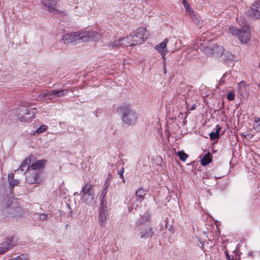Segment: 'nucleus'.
Returning <instances> with one entry per match:
<instances>
[{"instance_id":"obj_1","label":"nucleus","mask_w":260,"mask_h":260,"mask_svg":"<svg viewBox=\"0 0 260 260\" xmlns=\"http://www.w3.org/2000/svg\"><path fill=\"white\" fill-rule=\"evenodd\" d=\"M81 200L82 202L88 205H93L95 203L94 191L93 186L90 182L86 183L80 191Z\"/></svg>"},{"instance_id":"obj_2","label":"nucleus","mask_w":260,"mask_h":260,"mask_svg":"<svg viewBox=\"0 0 260 260\" xmlns=\"http://www.w3.org/2000/svg\"><path fill=\"white\" fill-rule=\"evenodd\" d=\"M228 30L232 36L237 37L242 44H247L250 40L251 34L249 27L246 25L242 28L231 26Z\"/></svg>"},{"instance_id":"obj_3","label":"nucleus","mask_w":260,"mask_h":260,"mask_svg":"<svg viewBox=\"0 0 260 260\" xmlns=\"http://www.w3.org/2000/svg\"><path fill=\"white\" fill-rule=\"evenodd\" d=\"M136 229L139 232L141 238H150L153 234L152 229L148 221L144 222L143 219H141L137 222Z\"/></svg>"},{"instance_id":"obj_4","label":"nucleus","mask_w":260,"mask_h":260,"mask_svg":"<svg viewBox=\"0 0 260 260\" xmlns=\"http://www.w3.org/2000/svg\"><path fill=\"white\" fill-rule=\"evenodd\" d=\"M35 109L23 106H20L17 109L18 119L21 122L29 123L34 118Z\"/></svg>"},{"instance_id":"obj_5","label":"nucleus","mask_w":260,"mask_h":260,"mask_svg":"<svg viewBox=\"0 0 260 260\" xmlns=\"http://www.w3.org/2000/svg\"><path fill=\"white\" fill-rule=\"evenodd\" d=\"M122 109V121L127 125L135 124L138 120V115L136 112L127 106H123Z\"/></svg>"},{"instance_id":"obj_6","label":"nucleus","mask_w":260,"mask_h":260,"mask_svg":"<svg viewBox=\"0 0 260 260\" xmlns=\"http://www.w3.org/2000/svg\"><path fill=\"white\" fill-rule=\"evenodd\" d=\"M133 42L136 45H140L147 40L149 37L148 32L145 27H141L133 32Z\"/></svg>"},{"instance_id":"obj_7","label":"nucleus","mask_w":260,"mask_h":260,"mask_svg":"<svg viewBox=\"0 0 260 260\" xmlns=\"http://www.w3.org/2000/svg\"><path fill=\"white\" fill-rule=\"evenodd\" d=\"M81 42H87L90 40L98 41L101 39L102 35L99 30L96 29L91 31H81Z\"/></svg>"},{"instance_id":"obj_8","label":"nucleus","mask_w":260,"mask_h":260,"mask_svg":"<svg viewBox=\"0 0 260 260\" xmlns=\"http://www.w3.org/2000/svg\"><path fill=\"white\" fill-rule=\"evenodd\" d=\"M146 193L142 188L138 189L135 193V197L132 198L130 200L129 208L136 209L140 203L144 200Z\"/></svg>"},{"instance_id":"obj_9","label":"nucleus","mask_w":260,"mask_h":260,"mask_svg":"<svg viewBox=\"0 0 260 260\" xmlns=\"http://www.w3.org/2000/svg\"><path fill=\"white\" fill-rule=\"evenodd\" d=\"M200 50L204 52L208 56H218V53L221 52L223 50V47L212 44L208 46L202 45L200 46Z\"/></svg>"},{"instance_id":"obj_10","label":"nucleus","mask_w":260,"mask_h":260,"mask_svg":"<svg viewBox=\"0 0 260 260\" xmlns=\"http://www.w3.org/2000/svg\"><path fill=\"white\" fill-rule=\"evenodd\" d=\"M61 41L64 44H76L81 41V31L68 33L62 35Z\"/></svg>"},{"instance_id":"obj_11","label":"nucleus","mask_w":260,"mask_h":260,"mask_svg":"<svg viewBox=\"0 0 260 260\" xmlns=\"http://www.w3.org/2000/svg\"><path fill=\"white\" fill-rule=\"evenodd\" d=\"M58 1V0H41L42 8L49 13H57L58 11L56 5Z\"/></svg>"},{"instance_id":"obj_12","label":"nucleus","mask_w":260,"mask_h":260,"mask_svg":"<svg viewBox=\"0 0 260 260\" xmlns=\"http://www.w3.org/2000/svg\"><path fill=\"white\" fill-rule=\"evenodd\" d=\"M109 217L107 205H100L98 214V221L99 224L105 226Z\"/></svg>"},{"instance_id":"obj_13","label":"nucleus","mask_w":260,"mask_h":260,"mask_svg":"<svg viewBox=\"0 0 260 260\" xmlns=\"http://www.w3.org/2000/svg\"><path fill=\"white\" fill-rule=\"evenodd\" d=\"M247 15L251 18L260 19V0L255 1L250 6Z\"/></svg>"},{"instance_id":"obj_14","label":"nucleus","mask_w":260,"mask_h":260,"mask_svg":"<svg viewBox=\"0 0 260 260\" xmlns=\"http://www.w3.org/2000/svg\"><path fill=\"white\" fill-rule=\"evenodd\" d=\"M182 3L185 10L189 13L191 19L194 21V22L198 24L199 26H201L202 25V22L199 21L196 15L194 14V12L190 8L189 4L186 0H182Z\"/></svg>"},{"instance_id":"obj_15","label":"nucleus","mask_w":260,"mask_h":260,"mask_svg":"<svg viewBox=\"0 0 260 260\" xmlns=\"http://www.w3.org/2000/svg\"><path fill=\"white\" fill-rule=\"evenodd\" d=\"M168 42V39L166 38L155 47V50L161 54L162 58L164 60L165 59V56L167 52V46Z\"/></svg>"},{"instance_id":"obj_16","label":"nucleus","mask_w":260,"mask_h":260,"mask_svg":"<svg viewBox=\"0 0 260 260\" xmlns=\"http://www.w3.org/2000/svg\"><path fill=\"white\" fill-rule=\"evenodd\" d=\"M238 91L243 98L247 97L249 92V88L248 85L245 81H242L238 83Z\"/></svg>"},{"instance_id":"obj_17","label":"nucleus","mask_w":260,"mask_h":260,"mask_svg":"<svg viewBox=\"0 0 260 260\" xmlns=\"http://www.w3.org/2000/svg\"><path fill=\"white\" fill-rule=\"evenodd\" d=\"M26 181L30 184L34 183H39L40 179L38 177L37 174L35 171L29 170L26 177Z\"/></svg>"},{"instance_id":"obj_18","label":"nucleus","mask_w":260,"mask_h":260,"mask_svg":"<svg viewBox=\"0 0 260 260\" xmlns=\"http://www.w3.org/2000/svg\"><path fill=\"white\" fill-rule=\"evenodd\" d=\"M217 57H222L225 62L232 61L234 58V55L229 51L224 50L223 48L221 52L218 53V56H217Z\"/></svg>"},{"instance_id":"obj_19","label":"nucleus","mask_w":260,"mask_h":260,"mask_svg":"<svg viewBox=\"0 0 260 260\" xmlns=\"http://www.w3.org/2000/svg\"><path fill=\"white\" fill-rule=\"evenodd\" d=\"M32 157L29 156L24 160L21 164L20 168L18 170H15V172L20 170L21 172H26L30 168L31 161L32 160Z\"/></svg>"},{"instance_id":"obj_20","label":"nucleus","mask_w":260,"mask_h":260,"mask_svg":"<svg viewBox=\"0 0 260 260\" xmlns=\"http://www.w3.org/2000/svg\"><path fill=\"white\" fill-rule=\"evenodd\" d=\"M45 162L46 161L43 159L38 160L36 161H31L30 168H31V170L34 171L41 169L43 167Z\"/></svg>"},{"instance_id":"obj_21","label":"nucleus","mask_w":260,"mask_h":260,"mask_svg":"<svg viewBox=\"0 0 260 260\" xmlns=\"http://www.w3.org/2000/svg\"><path fill=\"white\" fill-rule=\"evenodd\" d=\"M123 40V45L124 46H133L136 45L134 42H133V36L132 34L131 33L128 36L125 38H122Z\"/></svg>"},{"instance_id":"obj_22","label":"nucleus","mask_w":260,"mask_h":260,"mask_svg":"<svg viewBox=\"0 0 260 260\" xmlns=\"http://www.w3.org/2000/svg\"><path fill=\"white\" fill-rule=\"evenodd\" d=\"M8 181L10 186V191L11 192L13 189V187L19 184V180L14 179V174L11 173L8 175Z\"/></svg>"},{"instance_id":"obj_23","label":"nucleus","mask_w":260,"mask_h":260,"mask_svg":"<svg viewBox=\"0 0 260 260\" xmlns=\"http://www.w3.org/2000/svg\"><path fill=\"white\" fill-rule=\"evenodd\" d=\"M221 129L220 126L217 124L216 125L215 131L212 132L209 134L210 138L211 140H215L219 136V132Z\"/></svg>"},{"instance_id":"obj_24","label":"nucleus","mask_w":260,"mask_h":260,"mask_svg":"<svg viewBox=\"0 0 260 260\" xmlns=\"http://www.w3.org/2000/svg\"><path fill=\"white\" fill-rule=\"evenodd\" d=\"M108 46L112 48H114L115 47H124V45H123L122 38H120L119 39L115 40L114 41L108 44Z\"/></svg>"},{"instance_id":"obj_25","label":"nucleus","mask_w":260,"mask_h":260,"mask_svg":"<svg viewBox=\"0 0 260 260\" xmlns=\"http://www.w3.org/2000/svg\"><path fill=\"white\" fill-rule=\"evenodd\" d=\"M211 162V156L209 152L203 156L201 160V164L206 166Z\"/></svg>"},{"instance_id":"obj_26","label":"nucleus","mask_w":260,"mask_h":260,"mask_svg":"<svg viewBox=\"0 0 260 260\" xmlns=\"http://www.w3.org/2000/svg\"><path fill=\"white\" fill-rule=\"evenodd\" d=\"M68 91L69 90L68 89L52 90L51 94L55 97L63 96L66 95L68 93Z\"/></svg>"},{"instance_id":"obj_27","label":"nucleus","mask_w":260,"mask_h":260,"mask_svg":"<svg viewBox=\"0 0 260 260\" xmlns=\"http://www.w3.org/2000/svg\"><path fill=\"white\" fill-rule=\"evenodd\" d=\"M52 90L44 92L39 94L36 98L37 101L47 100V95H53Z\"/></svg>"},{"instance_id":"obj_28","label":"nucleus","mask_w":260,"mask_h":260,"mask_svg":"<svg viewBox=\"0 0 260 260\" xmlns=\"http://www.w3.org/2000/svg\"><path fill=\"white\" fill-rule=\"evenodd\" d=\"M107 194V190L103 189L101 192L100 196V205H107V202L106 200V196Z\"/></svg>"},{"instance_id":"obj_29","label":"nucleus","mask_w":260,"mask_h":260,"mask_svg":"<svg viewBox=\"0 0 260 260\" xmlns=\"http://www.w3.org/2000/svg\"><path fill=\"white\" fill-rule=\"evenodd\" d=\"M253 128L257 132H260V118L255 117L253 124Z\"/></svg>"},{"instance_id":"obj_30","label":"nucleus","mask_w":260,"mask_h":260,"mask_svg":"<svg viewBox=\"0 0 260 260\" xmlns=\"http://www.w3.org/2000/svg\"><path fill=\"white\" fill-rule=\"evenodd\" d=\"M10 246L7 242L3 243L0 246V254L5 253L9 249Z\"/></svg>"},{"instance_id":"obj_31","label":"nucleus","mask_w":260,"mask_h":260,"mask_svg":"<svg viewBox=\"0 0 260 260\" xmlns=\"http://www.w3.org/2000/svg\"><path fill=\"white\" fill-rule=\"evenodd\" d=\"M177 155L183 161H185L188 157V155L183 151H178L177 152Z\"/></svg>"},{"instance_id":"obj_32","label":"nucleus","mask_w":260,"mask_h":260,"mask_svg":"<svg viewBox=\"0 0 260 260\" xmlns=\"http://www.w3.org/2000/svg\"><path fill=\"white\" fill-rule=\"evenodd\" d=\"M48 126L46 125H42L36 131V133L40 134L47 129Z\"/></svg>"},{"instance_id":"obj_33","label":"nucleus","mask_w":260,"mask_h":260,"mask_svg":"<svg viewBox=\"0 0 260 260\" xmlns=\"http://www.w3.org/2000/svg\"><path fill=\"white\" fill-rule=\"evenodd\" d=\"M235 97V94L234 92L232 91H231L228 92L227 95V99L229 101H233L234 100Z\"/></svg>"},{"instance_id":"obj_34","label":"nucleus","mask_w":260,"mask_h":260,"mask_svg":"<svg viewBox=\"0 0 260 260\" xmlns=\"http://www.w3.org/2000/svg\"><path fill=\"white\" fill-rule=\"evenodd\" d=\"M11 260H27V257L26 255L21 254L18 256H17L14 259H11Z\"/></svg>"},{"instance_id":"obj_35","label":"nucleus","mask_w":260,"mask_h":260,"mask_svg":"<svg viewBox=\"0 0 260 260\" xmlns=\"http://www.w3.org/2000/svg\"><path fill=\"white\" fill-rule=\"evenodd\" d=\"M109 179L110 178H109V177H108L107 179L105 180V183L104 184V188L103 189H105L106 190H107V189L109 186Z\"/></svg>"},{"instance_id":"obj_36","label":"nucleus","mask_w":260,"mask_h":260,"mask_svg":"<svg viewBox=\"0 0 260 260\" xmlns=\"http://www.w3.org/2000/svg\"><path fill=\"white\" fill-rule=\"evenodd\" d=\"M40 219L42 220H46L47 219V215L44 213L40 214Z\"/></svg>"},{"instance_id":"obj_37","label":"nucleus","mask_w":260,"mask_h":260,"mask_svg":"<svg viewBox=\"0 0 260 260\" xmlns=\"http://www.w3.org/2000/svg\"><path fill=\"white\" fill-rule=\"evenodd\" d=\"M124 172V169L123 167H122L119 172V174L121 178H123V177H124L123 176Z\"/></svg>"},{"instance_id":"obj_38","label":"nucleus","mask_w":260,"mask_h":260,"mask_svg":"<svg viewBox=\"0 0 260 260\" xmlns=\"http://www.w3.org/2000/svg\"><path fill=\"white\" fill-rule=\"evenodd\" d=\"M55 97L54 95H47V100H51L53 98Z\"/></svg>"},{"instance_id":"obj_39","label":"nucleus","mask_w":260,"mask_h":260,"mask_svg":"<svg viewBox=\"0 0 260 260\" xmlns=\"http://www.w3.org/2000/svg\"><path fill=\"white\" fill-rule=\"evenodd\" d=\"M196 107H197L196 105H195V104H193V105L191 106V108H190V110H195V109H196Z\"/></svg>"},{"instance_id":"obj_40","label":"nucleus","mask_w":260,"mask_h":260,"mask_svg":"<svg viewBox=\"0 0 260 260\" xmlns=\"http://www.w3.org/2000/svg\"><path fill=\"white\" fill-rule=\"evenodd\" d=\"M164 73L165 74L166 73V72H167V70L166 69V66H165V64H164Z\"/></svg>"},{"instance_id":"obj_41","label":"nucleus","mask_w":260,"mask_h":260,"mask_svg":"<svg viewBox=\"0 0 260 260\" xmlns=\"http://www.w3.org/2000/svg\"><path fill=\"white\" fill-rule=\"evenodd\" d=\"M121 179H122V182L125 183V179H124V177H123V178H121Z\"/></svg>"}]
</instances>
